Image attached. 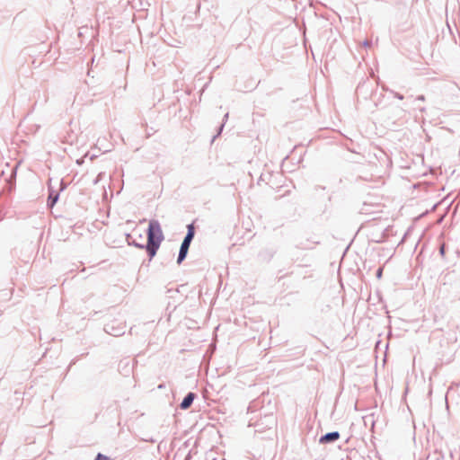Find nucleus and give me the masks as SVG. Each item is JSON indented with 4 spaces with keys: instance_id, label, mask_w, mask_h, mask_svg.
Masks as SVG:
<instances>
[{
    "instance_id": "nucleus-2",
    "label": "nucleus",
    "mask_w": 460,
    "mask_h": 460,
    "mask_svg": "<svg viewBox=\"0 0 460 460\" xmlns=\"http://www.w3.org/2000/svg\"><path fill=\"white\" fill-rule=\"evenodd\" d=\"M194 234H195V230H194L193 225H189L187 235L185 236V238L181 245V248H180V252H179V256H178V260H177V262L179 264L185 259V257L188 253L191 240L194 237Z\"/></svg>"
},
{
    "instance_id": "nucleus-4",
    "label": "nucleus",
    "mask_w": 460,
    "mask_h": 460,
    "mask_svg": "<svg viewBox=\"0 0 460 460\" xmlns=\"http://www.w3.org/2000/svg\"><path fill=\"white\" fill-rule=\"evenodd\" d=\"M195 399V394L189 393L187 396L183 399V401L181 403V408L182 410H186L190 407V405L193 402V400Z\"/></svg>"
},
{
    "instance_id": "nucleus-6",
    "label": "nucleus",
    "mask_w": 460,
    "mask_h": 460,
    "mask_svg": "<svg viewBox=\"0 0 460 460\" xmlns=\"http://www.w3.org/2000/svg\"><path fill=\"white\" fill-rule=\"evenodd\" d=\"M382 274H383V268H379L377 272H376L377 279H381L382 278Z\"/></svg>"
},
{
    "instance_id": "nucleus-5",
    "label": "nucleus",
    "mask_w": 460,
    "mask_h": 460,
    "mask_svg": "<svg viewBox=\"0 0 460 460\" xmlns=\"http://www.w3.org/2000/svg\"><path fill=\"white\" fill-rule=\"evenodd\" d=\"M95 460H111L110 457H108L107 456H104L101 453H99L95 458Z\"/></svg>"
},
{
    "instance_id": "nucleus-7",
    "label": "nucleus",
    "mask_w": 460,
    "mask_h": 460,
    "mask_svg": "<svg viewBox=\"0 0 460 460\" xmlns=\"http://www.w3.org/2000/svg\"><path fill=\"white\" fill-rule=\"evenodd\" d=\"M57 199H58V196H56L55 198H52V201L50 203L51 207L54 206V204L56 203Z\"/></svg>"
},
{
    "instance_id": "nucleus-1",
    "label": "nucleus",
    "mask_w": 460,
    "mask_h": 460,
    "mask_svg": "<svg viewBox=\"0 0 460 460\" xmlns=\"http://www.w3.org/2000/svg\"><path fill=\"white\" fill-rule=\"evenodd\" d=\"M163 240L164 234L159 222L155 220L149 221L146 250L150 258H153L156 254Z\"/></svg>"
},
{
    "instance_id": "nucleus-3",
    "label": "nucleus",
    "mask_w": 460,
    "mask_h": 460,
    "mask_svg": "<svg viewBox=\"0 0 460 460\" xmlns=\"http://www.w3.org/2000/svg\"><path fill=\"white\" fill-rule=\"evenodd\" d=\"M340 438L339 432L327 433L320 438V443L325 444L337 440Z\"/></svg>"
}]
</instances>
